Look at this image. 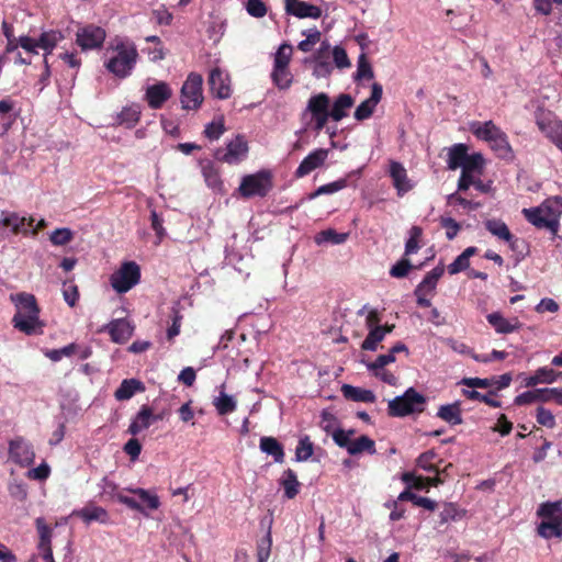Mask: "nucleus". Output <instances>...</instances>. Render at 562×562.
Segmentation results:
<instances>
[{
	"instance_id": "7c9ffc66",
	"label": "nucleus",
	"mask_w": 562,
	"mask_h": 562,
	"mask_svg": "<svg viewBox=\"0 0 562 562\" xmlns=\"http://www.w3.org/2000/svg\"><path fill=\"white\" fill-rule=\"evenodd\" d=\"M225 385H221V391L217 397L214 398L213 405L220 415L233 413L236 409L237 403L234 396L228 395L224 391Z\"/></svg>"
},
{
	"instance_id": "f3484780",
	"label": "nucleus",
	"mask_w": 562,
	"mask_h": 562,
	"mask_svg": "<svg viewBox=\"0 0 562 562\" xmlns=\"http://www.w3.org/2000/svg\"><path fill=\"white\" fill-rule=\"evenodd\" d=\"M389 173L400 196L413 189V184L407 177V171L401 162L392 160L390 162Z\"/></svg>"
},
{
	"instance_id": "4d7b16f0",
	"label": "nucleus",
	"mask_w": 562,
	"mask_h": 562,
	"mask_svg": "<svg viewBox=\"0 0 562 562\" xmlns=\"http://www.w3.org/2000/svg\"><path fill=\"white\" fill-rule=\"evenodd\" d=\"M488 144L491 145L492 149H494L501 157H506L510 154L512 148L505 133Z\"/></svg>"
},
{
	"instance_id": "680f3d73",
	"label": "nucleus",
	"mask_w": 562,
	"mask_h": 562,
	"mask_svg": "<svg viewBox=\"0 0 562 562\" xmlns=\"http://www.w3.org/2000/svg\"><path fill=\"white\" fill-rule=\"evenodd\" d=\"M462 393L469 400L481 401V402H484V403H486L487 405H490L492 407H499L501 406V402L499 401L494 400V398H492L488 395H483V394H481L480 392H477L475 390H462Z\"/></svg>"
},
{
	"instance_id": "8fccbe9b",
	"label": "nucleus",
	"mask_w": 562,
	"mask_h": 562,
	"mask_svg": "<svg viewBox=\"0 0 562 562\" xmlns=\"http://www.w3.org/2000/svg\"><path fill=\"white\" fill-rule=\"evenodd\" d=\"M306 36L305 40L301 41L297 48L301 52L308 53L312 47L321 41V32L317 29H311L302 32Z\"/></svg>"
},
{
	"instance_id": "a878e982",
	"label": "nucleus",
	"mask_w": 562,
	"mask_h": 562,
	"mask_svg": "<svg viewBox=\"0 0 562 562\" xmlns=\"http://www.w3.org/2000/svg\"><path fill=\"white\" fill-rule=\"evenodd\" d=\"M280 485L284 490V496L288 499L294 498L300 492V482L295 472L291 469L285 470L280 477Z\"/></svg>"
},
{
	"instance_id": "c756f323",
	"label": "nucleus",
	"mask_w": 562,
	"mask_h": 562,
	"mask_svg": "<svg viewBox=\"0 0 562 562\" xmlns=\"http://www.w3.org/2000/svg\"><path fill=\"white\" fill-rule=\"evenodd\" d=\"M353 105V99L350 94L342 93L334 102L331 110L329 111L330 117L339 122L347 113L346 111Z\"/></svg>"
},
{
	"instance_id": "9b49d317",
	"label": "nucleus",
	"mask_w": 562,
	"mask_h": 562,
	"mask_svg": "<svg viewBox=\"0 0 562 562\" xmlns=\"http://www.w3.org/2000/svg\"><path fill=\"white\" fill-rule=\"evenodd\" d=\"M247 143L240 136L231 140L225 149H218L215 153L216 159L234 165L239 162L247 154Z\"/></svg>"
},
{
	"instance_id": "79ce46f5",
	"label": "nucleus",
	"mask_w": 562,
	"mask_h": 562,
	"mask_svg": "<svg viewBox=\"0 0 562 562\" xmlns=\"http://www.w3.org/2000/svg\"><path fill=\"white\" fill-rule=\"evenodd\" d=\"M140 117V109L138 105H131L124 108L121 113L117 115V123L120 125H124L125 127H133Z\"/></svg>"
},
{
	"instance_id": "b1692460",
	"label": "nucleus",
	"mask_w": 562,
	"mask_h": 562,
	"mask_svg": "<svg viewBox=\"0 0 562 562\" xmlns=\"http://www.w3.org/2000/svg\"><path fill=\"white\" fill-rule=\"evenodd\" d=\"M35 525L40 535V542H38V550L41 553V557L53 554L52 547H50V539H52V529L48 527L44 520V518L38 517L35 520Z\"/></svg>"
},
{
	"instance_id": "dca6fc26",
	"label": "nucleus",
	"mask_w": 562,
	"mask_h": 562,
	"mask_svg": "<svg viewBox=\"0 0 562 562\" xmlns=\"http://www.w3.org/2000/svg\"><path fill=\"white\" fill-rule=\"evenodd\" d=\"M34 220L32 217L26 218L16 213H9L0 220V225L11 227L14 234L23 235H27L29 233L32 235L36 234V229H31Z\"/></svg>"
},
{
	"instance_id": "5701e85b",
	"label": "nucleus",
	"mask_w": 562,
	"mask_h": 562,
	"mask_svg": "<svg viewBox=\"0 0 562 562\" xmlns=\"http://www.w3.org/2000/svg\"><path fill=\"white\" fill-rule=\"evenodd\" d=\"M486 318L499 334H509L521 327V324L517 319H514L513 322L508 321L499 313H491Z\"/></svg>"
},
{
	"instance_id": "39448f33",
	"label": "nucleus",
	"mask_w": 562,
	"mask_h": 562,
	"mask_svg": "<svg viewBox=\"0 0 562 562\" xmlns=\"http://www.w3.org/2000/svg\"><path fill=\"white\" fill-rule=\"evenodd\" d=\"M425 403V396L416 392L415 389L409 387L403 395L396 396L389 402V415L403 417L409 414L420 413L424 411Z\"/></svg>"
},
{
	"instance_id": "5fc2aeb1",
	"label": "nucleus",
	"mask_w": 562,
	"mask_h": 562,
	"mask_svg": "<svg viewBox=\"0 0 562 562\" xmlns=\"http://www.w3.org/2000/svg\"><path fill=\"white\" fill-rule=\"evenodd\" d=\"M483 162L484 160L481 154L468 155L461 175H473L474 171H480L483 167Z\"/></svg>"
},
{
	"instance_id": "3c124183",
	"label": "nucleus",
	"mask_w": 562,
	"mask_h": 562,
	"mask_svg": "<svg viewBox=\"0 0 562 562\" xmlns=\"http://www.w3.org/2000/svg\"><path fill=\"white\" fill-rule=\"evenodd\" d=\"M423 231L419 226H413L409 229V237L405 244V255H412L417 252L419 249V239L422 237Z\"/></svg>"
},
{
	"instance_id": "e433bc0d",
	"label": "nucleus",
	"mask_w": 562,
	"mask_h": 562,
	"mask_svg": "<svg viewBox=\"0 0 562 562\" xmlns=\"http://www.w3.org/2000/svg\"><path fill=\"white\" fill-rule=\"evenodd\" d=\"M364 451L370 454H374L376 452L374 441L368 436H360L359 438L353 439L347 452L351 456H356Z\"/></svg>"
},
{
	"instance_id": "f03ea898",
	"label": "nucleus",
	"mask_w": 562,
	"mask_h": 562,
	"mask_svg": "<svg viewBox=\"0 0 562 562\" xmlns=\"http://www.w3.org/2000/svg\"><path fill=\"white\" fill-rule=\"evenodd\" d=\"M109 55L104 67L113 76L124 79L131 76L138 59V52L134 43L116 40L108 49Z\"/></svg>"
},
{
	"instance_id": "aec40b11",
	"label": "nucleus",
	"mask_w": 562,
	"mask_h": 562,
	"mask_svg": "<svg viewBox=\"0 0 562 562\" xmlns=\"http://www.w3.org/2000/svg\"><path fill=\"white\" fill-rule=\"evenodd\" d=\"M72 516L81 518L88 525L93 521L105 525L110 521L109 513L103 507L95 505H88L81 509L74 510Z\"/></svg>"
},
{
	"instance_id": "37998d69",
	"label": "nucleus",
	"mask_w": 562,
	"mask_h": 562,
	"mask_svg": "<svg viewBox=\"0 0 562 562\" xmlns=\"http://www.w3.org/2000/svg\"><path fill=\"white\" fill-rule=\"evenodd\" d=\"M329 97L322 92L310 98L307 102V110L312 113V115L323 114L329 112Z\"/></svg>"
},
{
	"instance_id": "20e7f679",
	"label": "nucleus",
	"mask_w": 562,
	"mask_h": 562,
	"mask_svg": "<svg viewBox=\"0 0 562 562\" xmlns=\"http://www.w3.org/2000/svg\"><path fill=\"white\" fill-rule=\"evenodd\" d=\"M537 515L542 518L538 525V535L544 539L562 538V502L540 504Z\"/></svg>"
},
{
	"instance_id": "603ef678",
	"label": "nucleus",
	"mask_w": 562,
	"mask_h": 562,
	"mask_svg": "<svg viewBox=\"0 0 562 562\" xmlns=\"http://www.w3.org/2000/svg\"><path fill=\"white\" fill-rule=\"evenodd\" d=\"M346 187H347V180L339 179L337 181L321 186L319 188H317V190L315 192H313L310 195V199H314L322 194H333L335 192L342 190Z\"/></svg>"
},
{
	"instance_id": "a19ab883",
	"label": "nucleus",
	"mask_w": 562,
	"mask_h": 562,
	"mask_svg": "<svg viewBox=\"0 0 562 562\" xmlns=\"http://www.w3.org/2000/svg\"><path fill=\"white\" fill-rule=\"evenodd\" d=\"M471 186H473L476 190H479L482 193H487L491 190L490 183H484L479 178H474L473 175H461L458 181V190L459 191H465Z\"/></svg>"
},
{
	"instance_id": "412c9836",
	"label": "nucleus",
	"mask_w": 562,
	"mask_h": 562,
	"mask_svg": "<svg viewBox=\"0 0 562 562\" xmlns=\"http://www.w3.org/2000/svg\"><path fill=\"white\" fill-rule=\"evenodd\" d=\"M108 328L111 339L116 344L126 342L132 337L134 330L131 323L125 318L112 321Z\"/></svg>"
},
{
	"instance_id": "423d86ee",
	"label": "nucleus",
	"mask_w": 562,
	"mask_h": 562,
	"mask_svg": "<svg viewBox=\"0 0 562 562\" xmlns=\"http://www.w3.org/2000/svg\"><path fill=\"white\" fill-rule=\"evenodd\" d=\"M139 279V266L134 261H126L111 276V285L117 293H125L136 285Z\"/></svg>"
},
{
	"instance_id": "7ed1b4c3",
	"label": "nucleus",
	"mask_w": 562,
	"mask_h": 562,
	"mask_svg": "<svg viewBox=\"0 0 562 562\" xmlns=\"http://www.w3.org/2000/svg\"><path fill=\"white\" fill-rule=\"evenodd\" d=\"M522 213L527 221L536 227L548 228L555 233L558 231L559 217L562 214V198H549L538 207L524 209Z\"/></svg>"
},
{
	"instance_id": "72a5a7b5",
	"label": "nucleus",
	"mask_w": 562,
	"mask_h": 562,
	"mask_svg": "<svg viewBox=\"0 0 562 562\" xmlns=\"http://www.w3.org/2000/svg\"><path fill=\"white\" fill-rule=\"evenodd\" d=\"M64 40V35L59 31L50 30L47 32H43L40 36L38 48L46 52L47 54L52 53V50L56 47V45Z\"/></svg>"
},
{
	"instance_id": "774afa93",
	"label": "nucleus",
	"mask_w": 562,
	"mask_h": 562,
	"mask_svg": "<svg viewBox=\"0 0 562 562\" xmlns=\"http://www.w3.org/2000/svg\"><path fill=\"white\" fill-rule=\"evenodd\" d=\"M411 269L412 265L409 260L402 259L391 268L390 274L394 278H404L407 276Z\"/></svg>"
},
{
	"instance_id": "4c0bfd02",
	"label": "nucleus",
	"mask_w": 562,
	"mask_h": 562,
	"mask_svg": "<svg viewBox=\"0 0 562 562\" xmlns=\"http://www.w3.org/2000/svg\"><path fill=\"white\" fill-rule=\"evenodd\" d=\"M202 175L204 177L205 183L209 188L214 191H221L223 188V182L220 177L218 170L214 167L213 164L207 162L202 166Z\"/></svg>"
},
{
	"instance_id": "58836bf2",
	"label": "nucleus",
	"mask_w": 562,
	"mask_h": 562,
	"mask_svg": "<svg viewBox=\"0 0 562 562\" xmlns=\"http://www.w3.org/2000/svg\"><path fill=\"white\" fill-rule=\"evenodd\" d=\"M127 491L135 494L139 498V503L144 506V509L148 508L150 510H156L159 508L160 501L156 494L140 487L127 488Z\"/></svg>"
},
{
	"instance_id": "ddd939ff",
	"label": "nucleus",
	"mask_w": 562,
	"mask_h": 562,
	"mask_svg": "<svg viewBox=\"0 0 562 562\" xmlns=\"http://www.w3.org/2000/svg\"><path fill=\"white\" fill-rule=\"evenodd\" d=\"M328 157V150L324 148H318L310 153L299 165L295 170V176L297 178L305 177L310 175L315 169L322 167Z\"/></svg>"
},
{
	"instance_id": "9d476101",
	"label": "nucleus",
	"mask_w": 562,
	"mask_h": 562,
	"mask_svg": "<svg viewBox=\"0 0 562 562\" xmlns=\"http://www.w3.org/2000/svg\"><path fill=\"white\" fill-rule=\"evenodd\" d=\"M9 459L20 467H30L35 459L33 446L22 437L9 442Z\"/></svg>"
},
{
	"instance_id": "393cba45",
	"label": "nucleus",
	"mask_w": 562,
	"mask_h": 562,
	"mask_svg": "<svg viewBox=\"0 0 562 562\" xmlns=\"http://www.w3.org/2000/svg\"><path fill=\"white\" fill-rule=\"evenodd\" d=\"M341 393L347 400L355 402L373 403L375 401V395L372 391L350 384H344L341 386Z\"/></svg>"
},
{
	"instance_id": "c03bdc74",
	"label": "nucleus",
	"mask_w": 562,
	"mask_h": 562,
	"mask_svg": "<svg viewBox=\"0 0 562 562\" xmlns=\"http://www.w3.org/2000/svg\"><path fill=\"white\" fill-rule=\"evenodd\" d=\"M443 273V267H436L429 271L423 281L417 285L418 292L426 291L432 294L436 289L437 282Z\"/></svg>"
},
{
	"instance_id": "2f4dec72",
	"label": "nucleus",
	"mask_w": 562,
	"mask_h": 562,
	"mask_svg": "<svg viewBox=\"0 0 562 562\" xmlns=\"http://www.w3.org/2000/svg\"><path fill=\"white\" fill-rule=\"evenodd\" d=\"M260 449L262 452L272 456L274 461L282 463L284 459V451L279 441L273 437H262L260 439Z\"/></svg>"
},
{
	"instance_id": "13d9d810",
	"label": "nucleus",
	"mask_w": 562,
	"mask_h": 562,
	"mask_svg": "<svg viewBox=\"0 0 562 562\" xmlns=\"http://www.w3.org/2000/svg\"><path fill=\"white\" fill-rule=\"evenodd\" d=\"M436 458V453L432 450H428L424 453H422L417 458V465L422 468L423 470L427 472H435L438 473L437 467L432 463L434 459Z\"/></svg>"
},
{
	"instance_id": "ea45409f",
	"label": "nucleus",
	"mask_w": 562,
	"mask_h": 562,
	"mask_svg": "<svg viewBox=\"0 0 562 562\" xmlns=\"http://www.w3.org/2000/svg\"><path fill=\"white\" fill-rule=\"evenodd\" d=\"M349 237L348 233H337L335 229L328 228L319 232L315 236V243L322 245L324 243H330L333 245L344 244Z\"/></svg>"
},
{
	"instance_id": "bf43d9fd",
	"label": "nucleus",
	"mask_w": 562,
	"mask_h": 562,
	"mask_svg": "<svg viewBox=\"0 0 562 562\" xmlns=\"http://www.w3.org/2000/svg\"><path fill=\"white\" fill-rule=\"evenodd\" d=\"M271 546H272V540H271L270 532H268L267 536L265 538H262L258 543V548H257L258 562H267L268 561V559L270 557V552H271Z\"/></svg>"
},
{
	"instance_id": "338daca9",
	"label": "nucleus",
	"mask_w": 562,
	"mask_h": 562,
	"mask_svg": "<svg viewBox=\"0 0 562 562\" xmlns=\"http://www.w3.org/2000/svg\"><path fill=\"white\" fill-rule=\"evenodd\" d=\"M537 422L548 428H553L555 426V418L553 414L542 406L537 409Z\"/></svg>"
},
{
	"instance_id": "4be33fe9",
	"label": "nucleus",
	"mask_w": 562,
	"mask_h": 562,
	"mask_svg": "<svg viewBox=\"0 0 562 562\" xmlns=\"http://www.w3.org/2000/svg\"><path fill=\"white\" fill-rule=\"evenodd\" d=\"M470 130L479 139L491 143L504 132L496 126L492 121L482 122H472L470 124Z\"/></svg>"
},
{
	"instance_id": "f704fd0d",
	"label": "nucleus",
	"mask_w": 562,
	"mask_h": 562,
	"mask_svg": "<svg viewBox=\"0 0 562 562\" xmlns=\"http://www.w3.org/2000/svg\"><path fill=\"white\" fill-rule=\"evenodd\" d=\"M536 123L539 130L549 138L555 131V125H560L561 122L555 120L551 112L541 111L536 115Z\"/></svg>"
},
{
	"instance_id": "bb28decb",
	"label": "nucleus",
	"mask_w": 562,
	"mask_h": 562,
	"mask_svg": "<svg viewBox=\"0 0 562 562\" xmlns=\"http://www.w3.org/2000/svg\"><path fill=\"white\" fill-rule=\"evenodd\" d=\"M559 375L553 369L542 367L539 368L533 375H530L525 379V386H536L540 383H553L559 379Z\"/></svg>"
},
{
	"instance_id": "a211bd4d",
	"label": "nucleus",
	"mask_w": 562,
	"mask_h": 562,
	"mask_svg": "<svg viewBox=\"0 0 562 562\" xmlns=\"http://www.w3.org/2000/svg\"><path fill=\"white\" fill-rule=\"evenodd\" d=\"M285 11L300 19H318L322 15V10L318 7L301 0H285Z\"/></svg>"
},
{
	"instance_id": "473e14b6",
	"label": "nucleus",
	"mask_w": 562,
	"mask_h": 562,
	"mask_svg": "<svg viewBox=\"0 0 562 562\" xmlns=\"http://www.w3.org/2000/svg\"><path fill=\"white\" fill-rule=\"evenodd\" d=\"M153 413L148 407H143L128 427L132 435H137L151 425Z\"/></svg>"
},
{
	"instance_id": "a18cd8bd",
	"label": "nucleus",
	"mask_w": 562,
	"mask_h": 562,
	"mask_svg": "<svg viewBox=\"0 0 562 562\" xmlns=\"http://www.w3.org/2000/svg\"><path fill=\"white\" fill-rule=\"evenodd\" d=\"M397 501H411L416 506L423 507V508L428 509V510H435L436 507H437V504H436L435 501H432L430 498H427V497L418 496V495L409 492L408 490L403 491L397 496Z\"/></svg>"
},
{
	"instance_id": "864d4df0",
	"label": "nucleus",
	"mask_w": 562,
	"mask_h": 562,
	"mask_svg": "<svg viewBox=\"0 0 562 562\" xmlns=\"http://www.w3.org/2000/svg\"><path fill=\"white\" fill-rule=\"evenodd\" d=\"M74 238V233L67 228H57L50 233L49 240L55 246H64L70 243Z\"/></svg>"
},
{
	"instance_id": "c85d7f7f",
	"label": "nucleus",
	"mask_w": 562,
	"mask_h": 562,
	"mask_svg": "<svg viewBox=\"0 0 562 562\" xmlns=\"http://www.w3.org/2000/svg\"><path fill=\"white\" fill-rule=\"evenodd\" d=\"M468 157V147L464 144L453 145L448 153V168L456 170L463 167Z\"/></svg>"
},
{
	"instance_id": "49530a36",
	"label": "nucleus",
	"mask_w": 562,
	"mask_h": 562,
	"mask_svg": "<svg viewBox=\"0 0 562 562\" xmlns=\"http://www.w3.org/2000/svg\"><path fill=\"white\" fill-rule=\"evenodd\" d=\"M272 80L280 89H288L292 83V75L288 67L276 68L271 74Z\"/></svg>"
},
{
	"instance_id": "6e6552de",
	"label": "nucleus",
	"mask_w": 562,
	"mask_h": 562,
	"mask_svg": "<svg viewBox=\"0 0 562 562\" xmlns=\"http://www.w3.org/2000/svg\"><path fill=\"white\" fill-rule=\"evenodd\" d=\"M202 76L190 74L181 88V104L186 110L198 109L202 101Z\"/></svg>"
},
{
	"instance_id": "c9c22d12",
	"label": "nucleus",
	"mask_w": 562,
	"mask_h": 562,
	"mask_svg": "<svg viewBox=\"0 0 562 562\" xmlns=\"http://www.w3.org/2000/svg\"><path fill=\"white\" fill-rule=\"evenodd\" d=\"M144 387L142 382L130 379L124 380L115 391V398L119 401L130 400L137 391H142Z\"/></svg>"
},
{
	"instance_id": "2eb2a0df",
	"label": "nucleus",
	"mask_w": 562,
	"mask_h": 562,
	"mask_svg": "<svg viewBox=\"0 0 562 562\" xmlns=\"http://www.w3.org/2000/svg\"><path fill=\"white\" fill-rule=\"evenodd\" d=\"M485 228L495 237L509 244L512 249H517L519 239L515 238L508 226L498 218H491L484 222Z\"/></svg>"
},
{
	"instance_id": "6ab92c4d",
	"label": "nucleus",
	"mask_w": 562,
	"mask_h": 562,
	"mask_svg": "<svg viewBox=\"0 0 562 562\" xmlns=\"http://www.w3.org/2000/svg\"><path fill=\"white\" fill-rule=\"evenodd\" d=\"M209 85L211 91L220 99H227L231 95L228 76L220 68H214L210 72Z\"/></svg>"
},
{
	"instance_id": "4468645a",
	"label": "nucleus",
	"mask_w": 562,
	"mask_h": 562,
	"mask_svg": "<svg viewBox=\"0 0 562 562\" xmlns=\"http://www.w3.org/2000/svg\"><path fill=\"white\" fill-rule=\"evenodd\" d=\"M382 93H383L382 86L378 82H374L372 85V91H371L370 98L362 101L357 106L355 114H353L355 119L357 121H363V120L369 119L372 115L378 103L381 101Z\"/></svg>"
},
{
	"instance_id": "de8ad7c7",
	"label": "nucleus",
	"mask_w": 562,
	"mask_h": 562,
	"mask_svg": "<svg viewBox=\"0 0 562 562\" xmlns=\"http://www.w3.org/2000/svg\"><path fill=\"white\" fill-rule=\"evenodd\" d=\"M314 451L312 441L307 436L301 438L295 449V460L297 462L307 461Z\"/></svg>"
},
{
	"instance_id": "6e6d98bb",
	"label": "nucleus",
	"mask_w": 562,
	"mask_h": 562,
	"mask_svg": "<svg viewBox=\"0 0 562 562\" xmlns=\"http://www.w3.org/2000/svg\"><path fill=\"white\" fill-rule=\"evenodd\" d=\"M292 56V47L288 44H282L274 56L276 68L288 67Z\"/></svg>"
},
{
	"instance_id": "e2e57ef3",
	"label": "nucleus",
	"mask_w": 562,
	"mask_h": 562,
	"mask_svg": "<svg viewBox=\"0 0 562 562\" xmlns=\"http://www.w3.org/2000/svg\"><path fill=\"white\" fill-rule=\"evenodd\" d=\"M246 11L254 18H263L267 14V7L261 0H247Z\"/></svg>"
},
{
	"instance_id": "69168bd1",
	"label": "nucleus",
	"mask_w": 562,
	"mask_h": 562,
	"mask_svg": "<svg viewBox=\"0 0 562 562\" xmlns=\"http://www.w3.org/2000/svg\"><path fill=\"white\" fill-rule=\"evenodd\" d=\"M440 224L446 229V237L449 240H452L461 228L460 224L452 217H441Z\"/></svg>"
},
{
	"instance_id": "0e129e2a",
	"label": "nucleus",
	"mask_w": 562,
	"mask_h": 562,
	"mask_svg": "<svg viewBox=\"0 0 562 562\" xmlns=\"http://www.w3.org/2000/svg\"><path fill=\"white\" fill-rule=\"evenodd\" d=\"M374 76L373 70L364 54H361L358 59V69L356 79H372Z\"/></svg>"
},
{
	"instance_id": "052dcab7",
	"label": "nucleus",
	"mask_w": 562,
	"mask_h": 562,
	"mask_svg": "<svg viewBox=\"0 0 562 562\" xmlns=\"http://www.w3.org/2000/svg\"><path fill=\"white\" fill-rule=\"evenodd\" d=\"M76 348L77 347L75 344H69L60 349L48 350L45 355L52 361L56 362V361L61 360L64 357H70L71 355H74L76 351Z\"/></svg>"
},
{
	"instance_id": "f257e3e1",
	"label": "nucleus",
	"mask_w": 562,
	"mask_h": 562,
	"mask_svg": "<svg viewBox=\"0 0 562 562\" xmlns=\"http://www.w3.org/2000/svg\"><path fill=\"white\" fill-rule=\"evenodd\" d=\"M16 312L12 318L14 328L25 335L41 334L44 324L40 319V308L36 299L30 293H18L11 296Z\"/></svg>"
},
{
	"instance_id": "f8f14e48",
	"label": "nucleus",
	"mask_w": 562,
	"mask_h": 562,
	"mask_svg": "<svg viewBox=\"0 0 562 562\" xmlns=\"http://www.w3.org/2000/svg\"><path fill=\"white\" fill-rule=\"evenodd\" d=\"M171 95L172 89L170 86L165 81H158L147 86L144 99L150 109L157 110L160 109Z\"/></svg>"
},
{
	"instance_id": "cd10ccee",
	"label": "nucleus",
	"mask_w": 562,
	"mask_h": 562,
	"mask_svg": "<svg viewBox=\"0 0 562 562\" xmlns=\"http://www.w3.org/2000/svg\"><path fill=\"white\" fill-rule=\"evenodd\" d=\"M437 416L452 426L462 424L460 403L454 402L452 404L441 405Z\"/></svg>"
},
{
	"instance_id": "1a4fd4ad",
	"label": "nucleus",
	"mask_w": 562,
	"mask_h": 562,
	"mask_svg": "<svg viewBox=\"0 0 562 562\" xmlns=\"http://www.w3.org/2000/svg\"><path fill=\"white\" fill-rule=\"evenodd\" d=\"M105 37V31L93 24L79 26L76 31V44L82 52L100 48Z\"/></svg>"
},
{
	"instance_id": "09e8293b",
	"label": "nucleus",
	"mask_w": 562,
	"mask_h": 562,
	"mask_svg": "<svg viewBox=\"0 0 562 562\" xmlns=\"http://www.w3.org/2000/svg\"><path fill=\"white\" fill-rule=\"evenodd\" d=\"M384 335L380 327L369 329V334L362 341L361 348L363 350L374 351L378 348V344L384 339Z\"/></svg>"
},
{
	"instance_id": "0eeeda50",
	"label": "nucleus",
	"mask_w": 562,
	"mask_h": 562,
	"mask_svg": "<svg viewBox=\"0 0 562 562\" xmlns=\"http://www.w3.org/2000/svg\"><path fill=\"white\" fill-rule=\"evenodd\" d=\"M272 187L270 173L260 171L245 176L239 184V192L244 198L265 196Z\"/></svg>"
}]
</instances>
